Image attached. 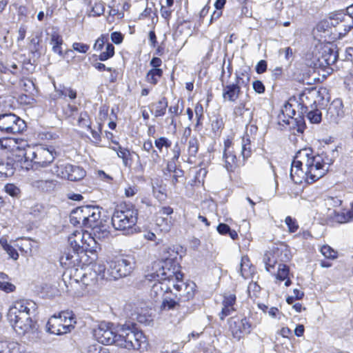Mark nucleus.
I'll return each mask as SVG.
<instances>
[{"instance_id":"f257e3e1","label":"nucleus","mask_w":353,"mask_h":353,"mask_svg":"<svg viewBox=\"0 0 353 353\" xmlns=\"http://www.w3.org/2000/svg\"><path fill=\"white\" fill-rule=\"evenodd\" d=\"M172 252L169 256H164L162 261L157 264V270L147 276L150 281H157L150 290V296L154 300L163 299L173 288L179 292V296L183 288H187L183 281V274L181 272L180 265L176 261L177 252L169 248L168 252Z\"/></svg>"},{"instance_id":"f03ea898","label":"nucleus","mask_w":353,"mask_h":353,"mask_svg":"<svg viewBox=\"0 0 353 353\" xmlns=\"http://www.w3.org/2000/svg\"><path fill=\"white\" fill-rule=\"evenodd\" d=\"M322 160L310 148L296 152L292 163L290 177L295 183L303 181L311 184L323 177L327 170L322 168Z\"/></svg>"},{"instance_id":"7ed1b4c3","label":"nucleus","mask_w":353,"mask_h":353,"mask_svg":"<svg viewBox=\"0 0 353 353\" xmlns=\"http://www.w3.org/2000/svg\"><path fill=\"white\" fill-rule=\"evenodd\" d=\"M37 310L36 303L28 299L17 301L10 307L8 319L19 335L33 333L37 330V322L33 320Z\"/></svg>"},{"instance_id":"20e7f679","label":"nucleus","mask_w":353,"mask_h":353,"mask_svg":"<svg viewBox=\"0 0 353 353\" xmlns=\"http://www.w3.org/2000/svg\"><path fill=\"white\" fill-rule=\"evenodd\" d=\"M134 268L130 259L119 258L108 263V267L103 263L94 266V272L101 279L117 280L128 276Z\"/></svg>"},{"instance_id":"39448f33","label":"nucleus","mask_w":353,"mask_h":353,"mask_svg":"<svg viewBox=\"0 0 353 353\" xmlns=\"http://www.w3.org/2000/svg\"><path fill=\"white\" fill-rule=\"evenodd\" d=\"M55 152L53 148L41 145L30 146L26 142V145L21 148L20 153L17 155L21 158L19 161H30L35 169L46 168L54 159Z\"/></svg>"},{"instance_id":"423d86ee","label":"nucleus","mask_w":353,"mask_h":353,"mask_svg":"<svg viewBox=\"0 0 353 353\" xmlns=\"http://www.w3.org/2000/svg\"><path fill=\"white\" fill-rule=\"evenodd\" d=\"M100 217L101 210L98 207L85 205L73 210L70 220L74 225L92 228L99 221Z\"/></svg>"},{"instance_id":"0eeeda50","label":"nucleus","mask_w":353,"mask_h":353,"mask_svg":"<svg viewBox=\"0 0 353 353\" xmlns=\"http://www.w3.org/2000/svg\"><path fill=\"white\" fill-rule=\"evenodd\" d=\"M76 321L72 311H62L58 315L52 316L46 325L51 334L61 335L70 332L74 327Z\"/></svg>"},{"instance_id":"6e6552de","label":"nucleus","mask_w":353,"mask_h":353,"mask_svg":"<svg viewBox=\"0 0 353 353\" xmlns=\"http://www.w3.org/2000/svg\"><path fill=\"white\" fill-rule=\"evenodd\" d=\"M137 216L138 212L135 208L120 206L112 214V224L117 230H132L137 222Z\"/></svg>"},{"instance_id":"1a4fd4ad","label":"nucleus","mask_w":353,"mask_h":353,"mask_svg":"<svg viewBox=\"0 0 353 353\" xmlns=\"http://www.w3.org/2000/svg\"><path fill=\"white\" fill-rule=\"evenodd\" d=\"M68 242L73 251L94 253L98 248V243L88 232L74 231L69 237Z\"/></svg>"},{"instance_id":"9d476101","label":"nucleus","mask_w":353,"mask_h":353,"mask_svg":"<svg viewBox=\"0 0 353 353\" xmlns=\"http://www.w3.org/2000/svg\"><path fill=\"white\" fill-rule=\"evenodd\" d=\"M336 48L335 45L332 43L319 41L315 44L312 52L314 59L316 61L314 64L324 68L335 63L338 59V51Z\"/></svg>"},{"instance_id":"9b49d317","label":"nucleus","mask_w":353,"mask_h":353,"mask_svg":"<svg viewBox=\"0 0 353 353\" xmlns=\"http://www.w3.org/2000/svg\"><path fill=\"white\" fill-rule=\"evenodd\" d=\"M145 339L141 332L132 330L129 326L122 325L119 330L117 345L128 350H139Z\"/></svg>"},{"instance_id":"f8f14e48","label":"nucleus","mask_w":353,"mask_h":353,"mask_svg":"<svg viewBox=\"0 0 353 353\" xmlns=\"http://www.w3.org/2000/svg\"><path fill=\"white\" fill-rule=\"evenodd\" d=\"M26 122L12 113L0 114V130L7 134L21 133L26 129Z\"/></svg>"},{"instance_id":"ddd939ff","label":"nucleus","mask_w":353,"mask_h":353,"mask_svg":"<svg viewBox=\"0 0 353 353\" xmlns=\"http://www.w3.org/2000/svg\"><path fill=\"white\" fill-rule=\"evenodd\" d=\"M52 172L61 179L72 181H79L86 174L84 169L80 166L62 163L57 164Z\"/></svg>"},{"instance_id":"4468645a","label":"nucleus","mask_w":353,"mask_h":353,"mask_svg":"<svg viewBox=\"0 0 353 353\" xmlns=\"http://www.w3.org/2000/svg\"><path fill=\"white\" fill-rule=\"evenodd\" d=\"M94 335L96 339L104 345H111L115 343L117 345V334L113 324L110 323L102 322L94 331Z\"/></svg>"},{"instance_id":"2eb2a0df","label":"nucleus","mask_w":353,"mask_h":353,"mask_svg":"<svg viewBox=\"0 0 353 353\" xmlns=\"http://www.w3.org/2000/svg\"><path fill=\"white\" fill-rule=\"evenodd\" d=\"M229 330L237 341L251 332V324L245 317L235 316L228 320Z\"/></svg>"},{"instance_id":"dca6fc26","label":"nucleus","mask_w":353,"mask_h":353,"mask_svg":"<svg viewBox=\"0 0 353 353\" xmlns=\"http://www.w3.org/2000/svg\"><path fill=\"white\" fill-rule=\"evenodd\" d=\"M243 79L237 77L235 82L222 84V97L224 101L237 103L243 94Z\"/></svg>"},{"instance_id":"f3484780","label":"nucleus","mask_w":353,"mask_h":353,"mask_svg":"<svg viewBox=\"0 0 353 353\" xmlns=\"http://www.w3.org/2000/svg\"><path fill=\"white\" fill-rule=\"evenodd\" d=\"M344 115L343 105L341 99L334 100L329 105L325 119L330 123H337Z\"/></svg>"},{"instance_id":"a211bd4d","label":"nucleus","mask_w":353,"mask_h":353,"mask_svg":"<svg viewBox=\"0 0 353 353\" xmlns=\"http://www.w3.org/2000/svg\"><path fill=\"white\" fill-rule=\"evenodd\" d=\"M26 145V141L14 138L0 137V151H15L19 154L21 148Z\"/></svg>"},{"instance_id":"6ab92c4d","label":"nucleus","mask_w":353,"mask_h":353,"mask_svg":"<svg viewBox=\"0 0 353 353\" xmlns=\"http://www.w3.org/2000/svg\"><path fill=\"white\" fill-rule=\"evenodd\" d=\"M31 185L43 192H51L56 189L58 181L54 179H46L43 176H36L31 179Z\"/></svg>"},{"instance_id":"aec40b11","label":"nucleus","mask_w":353,"mask_h":353,"mask_svg":"<svg viewBox=\"0 0 353 353\" xmlns=\"http://www.w3.org/2000/svg\"><path fill=\"white\" fill-rule=\"evenodd\" d=\"M236 302V296L234 294H230L224 296L223 300V307L221 313L219 314L220 319L223 320L225 316L231 314L232 312L235 310L234 305Z\"/></svg>"},{"instance_id":"412c9836","label":"nucleus","mask_w":353,"mask_h":353,"mask_svg":"<svg viewBox=\"0 0 353 353\" xmlns=\"http://www.w3.org/2000/svg\"><path fill=\"white\" fill-rule=\"evenodd\" d=\"M337 19L340 20L341 23L339 27V37H344L353 28V19L349 16L341 14L337 15Z\"/></svg>"},{"instance_id":"4be33fe9","label":"nucleus","mask_w":353,"mask_h":353,"mask_svg":"<svg viewBox=\"0 0 353 353\" xmlns=\"http://www.w3.org/2000/svg\"><path fill=\"white\" fill-rule=\"evenodd\" d=\"M225 167L228 171H233L239 165V160L233 151L223 152Z\"/></svg>"},{"instance_id":"5701e85b","label":"nucleus","mask_w":353,"mask_h":353,"mask_svg":"<svg viewBox=\"0 0 353 353\" xmlns=\"http://www.w3.org/2000/svg\"><path fill=\"white\" fill-rule=\"evenodd\" d=\"M254 269L252 266L250 259L247 256L241 257L240 263V273L244 279H248L254 274Z\"/></svg>"},{"instance_id":"b1692460","label":"nucleus","mask_w":353,"mask_h":353,"mask_svg":"<svg viewBox=\"0 0 353 353\" xmlns=\"http://www.w3.org/2000/svg\"><path fill=\"white\" fill-rule=\"evenodd\" d=\"M63 43V39L57 32H53L50 34V44L52 46V51L61 57L63 56L61 49Z\"/></svg>"},{"instance_id":"393cba45","label":"nucleus","mask_w":353,"mask_h":353,"mask_svg":"<svg viewBox=\"0 0 353 353\" xmlns=\"http://www.w3.org/2000/svg\"><path fill=\"white\" fill-rule=\"evenodd\" d=\"M92 237H94V239L97 241L98 239H102L108 238L110 235V231L108 230V227L106 225H99V222L92 228Z\"/></svg>"},{"instance_id":"a878e982","label":"nucleus","mask_w":353,"mask_h":353,"mask_svg":"<svg viewBox=\"0 0 353 353\" xmlns=\"http://www.w3.org/2000/svg\"><path fill=\"white\" fill-rule=\"evenodd\" d=\"M289 275V268L288 267L282 263H279L278 266L277 273L276 274V279L282 281H285V285L289 286L291 284V281L288 277Z\"/></svg>"},{"instance_id":"bb28decb","label":"nucleus","mask_w":353,"mask_h":353,"mask_svg":"<svg viewBox=\"0 0 353 353\" xmlns=\"http://www.w3.org/2000/svg\"><path fill=\"white\" fill-rule=\"evenodd\" d=\"M79 252H77L73 251V254L70 252H64L62 256L60 257V263L63 265L65 266H72L74 265L75 261H78V254Z\"/></svg>"},{"instance_id":"cd10ccee","label":"nucleus","mask_w":353,"mask_h":353,"mask_svg":"<svg viewBox=\"0 0 353 353\" xmlns=\"http://www.w3.org/2000/svg\"><path fill=\"white\" fill-rule=\"evenodd\" d=\"M155 222L157 225L160 228V230L162 232H168L171 229L172 223L168 216H163L156 214Z\"/></svg>"},{"instance_id":"c85d7f7f","label":"nucleus","mask_w":353,"mask_h":353,"mask_svg":"<svg viewBox=\"0 0 353 353\" xmlns=\"http://www.w3.org/2000/svg\"><path fill=\"white\" fill-rule=\"evenodd\" d=\"M152 105L154 106V116L155 117H163L165 114L168 108V101L166 98L163 97L157 103L152 104Z\"/></svg>"},{"instance_id":"c756f323","label":"nucleus","mask_w":353,"mask_h":353,"mask_svg":"<svg viewBox=\"0 0 353 353\" xmlns=\"http://www.w3.org/2000/svg\"><path fill=\"white\" fill-rule=\"evenodd\" d=\"M0 290L6 292H11L15 290V286L10 282L7 274L0 272Z\"/></svg>"},{"instance_id":"7c9ffc66","label":"nucleus","mask_w":353,"mask_h":353,"mask_svg":"<svg viewBox=\"0 0 353 353\" xmlns=\"http://www.w3.org/2000/svg\"><path fill=\"white\" fill-rule=\"evenodd\" d=\"M163 71L159 68H153L150 70L146 75V81L153 85H156L161 77Z\"/></svg>"},{"instance_id":"2f4dec72","label":"nucleus","mask_w":353,"mask_h":353,"mask_svg":"<svg viewBox=\"0 0 353 353\" xmlns=\"http://www.w3.org/2000/svg\"><path fill=\"white\" fill-rule=\"evenodd\" d=\"M117 147H113L112 149L117 152L118 157L123 159V164L127 166L129 163L130 152L125 148L121 147L117 143Z\"/></svg>"},{"instance_id":"473e14b6","label":"nucleus","mask_w":353,"mask_h":353,"mask_svg":"<svg viewBox=\"0 0 353 353\" xmlns=\"http://www.w3.org/2000/svg\"><path fill=\"white\" fill-rule=\"evenodd\" d=\"M0 244L3 250L8 254L10 258L13 259L14 260H17L18 259L19 254L17 253V250L8 243L6 239H1Z\"/></svg>"},{"instance_id":"72a5a7b5","label":"nucleus","mask_w":353,"mask_h":353,"mask_svg":"<svg viewBox=\"0 0 353 353\" xmlns=\"http://www.w3.org/2000/svg\"><path fill=\"white\" fill-rule=\"evenodd\" d=\"M248 97L246 96V99L243 101H239V105H236L234 108V114L236 117H243L244 114L247 112H250V109L246 107Z\"/></svg>"},{"instance_id":"f704fd0d","label":"nucleus","mask_w":353,"mask_h":353,"mask_svg":"<svg viewBox=\"0 0 353 353\" xmlns=\"http://www.w3.org/2000/svg\"><path fill=\"white\" fill-rule=\"evenodd\" d=\"M199 140L196 137H191L188 143V152L190 157H195L199 150Z\"/></svg>"},{"instance_id":"c9c22d12","label":"nucleus","mask_w":353,"mask_h":353,"mask_svg":"<svg viewBox=\"0 0 353 353\" xmlns=\"http://www.w3.org/2000/svg\"><path fill=\"white\" fill-rule=\"evenodd\" d=\"M307 117L309 121L312 123H319L322 119L321 112L318 110H311L307 111Z\"/></svg>"},{"instance_id":"e433bc0d","label":"nucleus","mask_w":353,"mask_h":353,"mask_svg":"<svg viewBox=\"0 0 353 353\" xmlns=\"http://www.w3.org/2000/svg\"><path fill=\"white\" fill-rule=\"evenodd\" d=\"M321 252L325 258L329 259H336L338 256L337 252L327 245L321 247Z\"/></svg>"},{"instance_id":"4c0bfd02","label":"nucleus","mask_w":353,"mask_h":353,"mask_svg":"<svg viewBox=\"0 0 353 353\" xmlns=\"http://www.w3.org/2000/svg\"><path fill=\"white\" fill-rule=\"evenodd\" d=\"M154 145L159 152H161L163 147L165 148H170L172 141L165 137H161L154 141Z\"/></svg>"},{"instance_id":"58836bf2","label":"nucleus","mask_w":353,"mask_h":353,"mask_svg":"<svg viewBox=\"0 0 353 353\" xmlns=\"http://www.w3.org/2000/svg\"><path fill=\"white\" fill-rule=\"evenodd\" d=\"M114 54V47L111 43H108L105 48V51L100 54L99 59L101 61L108 60L112 57Z\"/></svg>"},{"instance_id":"ea45409f","label":"nucleus","mask_w":353,"mask_h":353,"mask_svg":"<svg viewBox=\"0 0 353 353\" xmlns=\"http://www.w3.org/2000/svg\"><path fill=\"white\" fill-rule=\"evenodd\" d=\"M251 140L250 136L246 134L242 137L241 141V155L243 161L249 157V150H246V145H250Z\"/></svg>"},{"instance_id":"a19ab883","label":"nucleus","mask_w":353,"mask_h":353,"mask_svg":"<svg viewBox=\"0 0 353 353\" xmlns=\"http://www.w3.org/2000/svg\"><path fill=\"white\" fill-rule=\"evenodd\" d=\"M78 124L80 127L90 129L89 116L86 112H82L80 113L78 119Z\"/></svg>"},{"instance_id":"79ce46f5","label":"nucleus","mask_w":353,"mask_h":353,"mask_svg":"<svg viewBox=\"0 0 353 353\" xmlns=\"http://www.w3.org/2000/svg\"><path fill=\"white\" fill-rule=\"evenodd\" d=\"M178 305H179V303L176 301L173 300L172 299L165 296L163 299L161 307L163 309L172 310V309H174L176 307V306Z\"/></svg>"},{"instance_id":"37998d69","label":"nucleus","mask_w":353,"mask_h":353,"mask_svg":"<svg viewBox=\"0 0 353 353\" xmlns=\"http://www.w3.org/2000/svg\"><path fill=\"white\" fill-rule=\"evenodd\" d=\"M105 10L104 5L101 2L95 3L92 8L91 13L90 15L93 17L100 16L103 14Z\"/></svg>"},{"instance_id":"c03bdc74","label":"nucleus","mask_w":353,"mask_h":353,"mask_svg":"<svg viewBox=\"0 0 353 353\" xmlns=\"http://www.w3.org/2000/svg\"><path fill=\"white\" fill-rule=\"evenodd\" d=\"M285 223L288 225V231L291 233L295 232L299 228V225H298L296 219H292L290 216H288L285 218Z\"/></svg>"},{"instance_id":"a18cd8bd","label":"nucleus","mask_w":353,"mask_h":353,"mask_svg":"<svg viewBox=\"0 0 353 353\" xmlns=\"http://www.w3.org/2000/svg\"><path fill=\"white\" fill-rule=\"evenodd\" d=\"M264 262L265 265V270L269 272H272L275 269V265L276 264V260L274 257H270L268 255H265L264 258Z\"/></svg>"},{"instance_id":"49530a36","label":"nucleus","mask_w":353,"mask_h":353,"mask_svg":"<svg viewBox=\"0 0 353 353\" xmlns=\"http://www.w3.org/2000/svg\"><path fill=\"white\" fill-rule=\"evenodd\" d=\"M316 156H319L320 159L322 160V168H324L325 170H327V172L329 170V167L331 164L333 163V160L332 158H330L328 155H327L325 153H322L321 154H317Z\"/></svg>"},{"instance_id":"de8ad7c7","label":"nucleus","mask_w":353,"mask_h":353,"mask_svg":"<svg viewBox=\"0 0 353 353\" xmlns=\"http://www.w3.org/2000/svg\"><path fill=\"white\" fill-rule=\"evenodd\" d=\"M281 111L284 115L289 118H293L296 114L295 110L292 108V105L288 102L285 103Z\"/></svg>"},{"instance_id":"09e8293b","label":"nucleus","mask_w":353,"mask_h":353,"mask_svg":"<svg viewBox=\"0 0 353 353\" xmlns=\"http://www.w3.org/2000/svg\"><path fill=\"white\" fill-rule=\"evenodd\" d=\"M59 92V94L63 97H68L70 99H74L77 97V92L70 88H64Z\"/></svg>"},{"instance_id":"8fccbe9b","label":"nucleus","mask_w":353,"mask_h":353,"mask_svg":"<svg viewBox=\"0 0 353 353\" xmlns=\"http://www.w3.org/2000/svg\"><path fill=\"white\" fill-rule=\"evenodd\" d=\"M183 178V171L181 169H175L174 174L172 177V183L173 185H176L177 183L181 182Z\"/></svg>"},{"instance_id":"3c124183","label":"nucleus","mask_w":353,"mask_h":353,"mask_svg":"<svg viewBox=\"0 0 353 353\" xmlns=\"http://www.w3.org/2000/svg\"><path fill=\"white\" fill-rule=\"evenodd\" d=\"M300 103L302 105V111L301 112H306L308 109V105H310V103L307 102L309 100V97L306 93H302L299 97Z\"/></svg>"},{"instance_id":"603ef678","label":"nucleus","mask_w":353,"mask_h":353,"mask_svg":"<svg viewBox=\"0 0 353 353\" xmlns=\"http://www.w3.org/2000/svg\"><path fill=\"white\" fill-rule=\"evenodd\" d=\"M72 48L80 53H86L90 46L83 43L75 42L72 44Z\"/></svg>"},{"instance_id":"864d4df0","label":"nucleus","mask_w":353,"mask_h":353,"mask_svg":"<svg viewBox=\"0 0 353 353\" xmlns=\"http://www.w3.org/2000/svg\"><path fill=\"white\" fill-rule=\"evenodd\" d=\"M197 122L196 126L201 125V121L203 118V108L201 104H196L194 108Z\"/></svg>"},{"instance_id":"5fc2aeb1","label":"nucleus","mask_w":353,"mask_h":353,"mask_svg":"<svg viewBox=\"0 0 353 353\" xmlns=\"http://www.w3.org/2000/svg\"><path fill=\"white\" fill-rule=\"evenodd\" d=\"M21 86L26 92H30L34 88V84L30 79H23L21 81Z\"/></svg>"},{"instance_id":"6e6d98bb","label":"nucleus","mask_w":353,"mask_h":353,"mask_svg":"<svg viewBox=\"0 0 353 353\" xmlns=\"http://www.w3.org/2000/svg\"><path fill=\"white\" fill-rule=\"evenodd\" d=\"M179 103L180 101H178L177 103L174 105H171L169 109L168 112L170 115L173 117H178L182 113V109H179Z\"/></svg>"},{"instance_id":"4d7b16f0","label":"nucleus","mask_w":353,"mask_h":353,"mask_svg":"<svg viewBox=\"0 0 353 353\" xmlns=\"http://www.w3.org/2000/svg\"><path fill=\"white\" fill-rule=\"evenodd\" d=\"M6 192L12 196H17L19 192V189L13 184H8L5 186Z\"/></svg>"},{"instance_id":"13d9d810","label":"nucleus","mask_w":353,"mask_h":353,"mask_svg":"<svg viewBox=\"0 0 353 353\" xmlns=\"http://www.w3.org/2000/svg\"><path fill=\"white\" fill-rule=\"evenodd\" d=\"M346 212H335L334 219L339 223H345L348 222V218L345 216Z\"/></svg>"},{"instance_id":"bf43d9fd","label":"nucleus","mask_w":353,"mask_h":353,"mask_svg":"<svg viewBox=\"0 0 353 353\" xmlns=\"http://www.w3.org/2000/svg\"><path fill=\"white\" fill-rule=\"evenodd\" d=\"M44 208L40 204L34 205L30 210V214L35 217L40 216L43 213Z\"/></svg>"},{"instance_id":"052dcab7","label":"nucleus","mask_w":353,"mask_h":353,"mask_svg":"<svg viewBox=\"0 0 353 353\" xmlns=\"http://www.w3.org/2000/svg\"><path fill=\"white\" fill-rule=\"evenodd\" d=\"M252 87L254 91L259 94H262L265 92V86L259 80L254 81L252 83Z\"/></svg>"},{"instance_id":"680f3d73","label":"nucleus","mask_w":353,"mask_h":353,"mask_svg":"<svg viewBox=\"0 0 353 353\" xmlns=\"http://www.w3.org/2000/svg\"><path fill=\"white\" fill-rule=\"evenodd\" d=\"M344 82L347 88L353 91V70L345 77Z\"/></svg>"},{"instance_id":"e2e57ef3","label":"nucleus","mask_w":353,"mask_h":353,"mask_svg":"<svg viewBox=\"0 0 353 353\" xmlns=\"http://www.w3.org/2000/svg\"><path fill=\"white\" fill-rule=\"evenodd\" d=\"M111 40L115 44H120L123 40V37L121 32H114L111 34Z\"/></svg>"},{"instance_id":"0e129e2a","label":"nucleus","mask_w":353,"mask_h":353,"mask_svg":"<svg viewBox=\"0 0 353 353\" xmlns=\"http://www.w3.org/2000/svg\"><path fill=\"white\" fill-rule=\"evenodd\" d=\"M0 353H13L14 344L8 345L4 343H0Z\"/></svg>"},{"instance_id":"69168bd1","label":"nucleus","mask_w":353,"mask_h":353,"mask_svg":"<svg viewBox=\"0 0 353 353\" xmlns=\"http://www.w3.org/2000/svg\"><path fill=\"white\" fill-rule=\"evenodd\" d=\"M267 70V63L264 60H261L256 66V71L258 74H262Z\"/></svg>"},{"instance_id":"338daca9","label":"nucleus","mask_w":353,"mask_h":353,"mask_svg":"<svg viewBox=\"0 0 353 353\" xmlns=\"http://www.w3.org/2000/svg\"><path fill=\"white\" fill-rule=\"evenodd\" d=\"M173 212V209L169 206H165V207H162L158 212H157V214L159 215V216H168V215L172 214Z\"/></svg>"},{"instance_id":"774afa93","label":"nucleus","mask_w":353,"mask_h":353,"mask_svg":"<svg viewBox=\"0 0 353 353\" xmlns=\"http://www.w3.org/2000/svg\"><path fill=\"white\" fill-rule=\"evenodd\" d=\"M230 228L225 223H220L217 226V231L222 235H225L230 232Z\"/></svg>"}]
</instances>
